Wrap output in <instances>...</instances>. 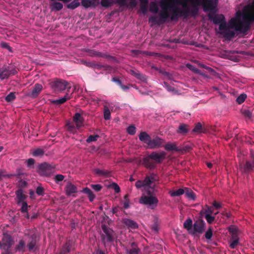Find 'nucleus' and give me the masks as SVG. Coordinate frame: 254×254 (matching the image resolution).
Instances as JSON below:
<instances>
[{"mask_svg": "<svg viewBox=\"0 0 254 254\" xmlns=\"http://www.w3.org/2000/svg\"><path fill=\"white\" fill-rule=\"evenodd\" d=\"M159 5L161 8L159 18L151 16L149 19V21L154 24L164 23L168 19L171 21H178L181 16L187 18L190 15L193 17L198 15V9L195 5H192L191 8L181 9L175 4V0H160Z\"/></svg>", "mask_w": 254, "mask_h": 254, "instance_id": "1", "label": "nucleus"}, {"mask_svg": "<svg viewBox=\"0 0 254 254\" xmlns=\"http://www.w3.org/2000/svg\"><path fill=\"white\" fill-rule=\"evenodd\" d=\"M157 180V175L152 173L147 176L144 180H138L135 183L137 189L145 191L148 194L147 195L144 193L142 194L139 199V203L146 205L151 209H155L159 202L158 198L152 195L154 189L151 187V185Z\"/></svg>", "mask_w": 254, "mask_h": 254, "instance_id": "2", "label": "nucleus"}, {"mask_svg": "<svg viewBox=\"0 0 254 254\" xmlns=\"http://www.w3.org/2000/svg\"><path fill=\"white\" fill-rule=\"evenodd\" d=\"M247 15L244 16V21L240 19L232 18L229 22V27L227 25L226 28L221 30L220 34L227 40H230L235 36L236 33L235 31L230 30L229 28L234 29L235 31L241 33H246L249 29L250 22H251L249 19H245V16Z\"/></svg>", "mask_w": 254, "mask_h": 254, "instance_id": "3", "label": "nucleus"}, {"mask_svg": "<svg viewBox=\"0 0 254 254\" xmlns=\"http://www.w3.org/2000/svg\"><path fill=\"white\" fill-rule=\"evenodd\" d=\"M218 0H192V5H195L199 11V6H202L205 12L212 11L217 6Z\"/></svg>", "mask_w": 254, "mask_h": 254, "instance_id": "4", "label": "nucleus"}, {"mask_svg": "<svg viewBox=\"0 0 254 254\" xmlns=\"http://www.w3.org/2000/svg\"><path fill=\"white\" fill-rule=\"evenodd\" d=\"M17 73V71L14 65H3L0 67V79L2 80L8 79L10 76Z\"/></svg>", "mask_w": 254, "mask_h": 254, "instance_id": "5", "label": "nucleus"}, {"mask_svg": "<svg viewBox=\"0 0 254 254\" xmlns=\"http://www.w3.org/2000/svg\"><path fill=\"white\" fill-rule=\"evenodd\" d=\"M50 87L56 93L60 92L62 91L70 88L68 82L64 80L60 79H56V80L50 83Z\"/></svg>", "mask_w": 254, "mask_h": 254, "instance_id": "6", "label": "nucleus"}, {"mask_svg": "<svg viewBox=\"0 0 254 254\" xmlns=\"http://www.w3.org/2000/svg\"><path fill=\"white\" fill-rule=\"evenodd\" d=\"M209 19L213 21L214 24H219V29L220 30H222L226 28L227 27V23L225 21V18L222 14L215 15H208Z\"/></svg>", "mask_w": 254, "mask_h": 254, "instance_id": "7", "label": "nucleus"}, {"mask_svg": "<svg viewBox=\"0 0 254 254\" xmlns=\"http://www.w3.org/2000/svg\"><path fill=\"white\" fill-rule=\"evenodd\" d=\"M13 244V240L11 237L7 234H3L1 240V248L5 250L6 253L2 254H6L8 253L9 249Z\"/></svg>", "mask_w": 254, "mask_h": 254, "instance_id": "8", "label": "nucleus"}, {"mask_svg": "<svg viewBox=\"0 0 254 254\" xmlns=\"http://www.w3.org/2000/svg\"><path fill=\"white\" fill-rule=\"evenodd\" d=\"M102 229L103 232L102 234L103 241L105 243L112 242L114 239L113 230L105 225H102Z\"/></svg>", "mask_w": 254, "mask_h": 254, "instance_id": "9", "label": "nucleus"}, {"mask_svg": "<svg viewBox=\"0 0 254 254\" xmlns=\"http://www.w3.org/2000/svg\"><path fill=\"white\" fill-rule=\"evenodd\" d=\"M54 170V168L51 165L47 163H43L39 166L38 172L41 176H48L53 173Z\"/></svg>", "mask_w": 254, "mask_h": 254, "instance_id": "10", "label": "nucleus"}, {"mask_svg": "<svg viewBox=\"0 0 254 254\" xmlns=\"http://www.w3.org/2000/svg\"><path fill=\"white\" fill-rule=\"evenodd\" d=\"M166 153L163 151H153L149 154V157L156 163H161L165 158Z\"/></svg>", "mask_w": 254, "mask_h": 254, "instance_id": "11", "label": "nucleus"}, {"mask_svg": "<svg viewBox=\"0 0 254 254\" xmlns=\"http://www.w3.org/2000/svg\"><path fill=\"white\" fill-rule=\"evenodd\" d=\"M165 141L164 139L156 136L153 139L151 138L148 147L151 149L158 148L162 147Z\"/></svg>", "mask_w": 254, "mask_h": 254, "instance_id": "12", "label": "nucleus"}, {"mask_svg": "<svg viewBox=\"0 0 254 254\" xmlns=\"http://www.w3.org/2000/svg\"><path fill=\"white\" fill-rule=\"evenodd\" d=\"M205 222L202 220L196 221L193 225L191 233H201L205 227Z\"/></svg>", "mask_w": 254, "mask_h": 254, "instance_id": "13", "label": "nucleus"}, {"mask_svg": "<svg viewBox=\"0 0 254 254\" xmlns=\"http://www.w3.org/2000/svg\"><path fill=\"white\" fill-rule=\"evenodd\" d=\"M119 110L124 109L120 108L118 103L106 102L104 104V111H116Z\"/></svg>", "mask_w": 254, "mask_h": 254, "instance_id": "14", "label": "nucleus"}, {"mask_svg": "<svg viewBox=\"0 0 254 254\" xmlns=\"http://www.w3.org/2000/svg\"><path fill=\"white\" fill-rule=\"evenodd\" d=\"M84 119L81 112H76L73 118V121L77 128L84 126Z\"/></svg>", "mask_w": 254, "mask_h": 254, "instance_id": "15", "label": "nucleus"}, {"mask_svg": "<svg viewBox=\"0 0 254 254\" xmlns=\"http://www.w3.org/2000/svg\"><path fill=\"white\" fill-rule=\"evenodd\" d=\"M87 52L88 53L89 56L92 57H102L112 60L115 59V58L112 56L96 51L94 50H88Z\"/></svg>", "mask_w": 254, "mask_h": 254, "instance_id": "16", "label": "nucleus"}, {"mask_svg": "<svg viewBox=\"0 0 254 254\" xmlns=\"http://www.w3.org/2000/svg\"><path fill=\"white\" fill-rule=\"evenodd\" d=\"M252 156L254 160L252 163L247 161L243 166L240 165V169L242 172L247 173L254 170V153L252 154Z\"/></svg>", "mask_w": 254, "mask_h": 254, "instance_id": "17", "label": "nucleus"}, {"mask_svg": "<svg viewBox=\"0 0 254 254\" xmlns=\"http://www.w3.org/2000/svg\"><path fill=\"white\" fill-rule=\"evenodd\" d=\"M42 89L43 86L41 84L36 83L33 86L31 92L29 93L28 95L31 98H35L38 96Z\"/></svg>", "mask_w": 254, "mask_h": 254, "instance_id": "18", "label": "nucleus"}, {"mask_svg": "<svg viewBox=\"0 0 254 254\" xmlns=\"http://www.w3.org/2000/svg\"><path fill=\"white\" fill-rule=\"evenodd\" d=\"M142 164L145 167L150 169H153L155 167V164L154 162L152 161V159L150 158L149 155L147 157L143 158Z\"/></svg>", "mask_w": 254, "mask_h": 254, "instance_id": "19", "label": "nucleus"}, {"mask_svg": "<svg viewBox=\"0 0 254 254\" xmlns=\"http://www.w3.org/2000/svg\"><path fill=\"white\" fill-rule=\"evenodd\" d=\"M139 139L141 141L147 144L148 146L151 140V137L146 132H141L139 135Z\"/></svg>", "mask_w": 254, "mask_h": 254, "instance_id": "20", "label": "nucleus"}, {"mask_svg": "<svg viewBox=\"0 0 254 254\" xmlns=\"http://www.w3.org/2000/svg\"><path fill=\"white\" fill-rule=\"evenodd\" d=\"M124 223L128 227L129 229H134L138 227L137 224L134 221L125 218L123 219Z\"/></svg>", "mask_w": 254, "mask_h": 254, "instance_id": "21", "label": "nucleus"}, {"mask_svg": "<svg viewBox=\"0 0 254 254\" xmlns=\"http://www.w3.org/2000/svg\"><path fill=\"white\" fill-rule=\"evenodd\" d=\"M71 97V94L67 93L64 95V97L57 100H53L52 103L54 104L60 105L64 103L67 100L70 99Z\"/></svg>", "mask_w": 254, "mask_h": 254, "instance_id": "22", "label": "nucleus"}, {"mask_svg": "<svg viewBox=\"0 0 254 254\" xmlns=\"http://www.w3.org/2000/svg\"><path fill=\"white\" fill-rule=\"evenodd\" d=\"M129 72L130 74L134 76L135 77L140 80L142 81H145L146 80V76L144 74H141L138 71H135L133 69H130Z\"/></svg>", "mask_w": 254, "mask_h": 254, "instance_id": "23", "label": "nucleus"}, {"mask_svg": "<svg viewBox=\"0 0 254 254\" xmlns=\"http://www.w3.org/2000/svg\"><path fill=\"white\" fill-rule=\"evenodd\" d=\"M77 191L76 187L73 184L68 183L65 187V191L68 195L76 192Z\"/></svg>", "mask_w": 254, "mask_h": 254, "instance_id": "24", "label": "nucleus"}, {"mask_svg": "<svg viewBox=\"0 0 254 254\" xmlns=\"http://www.w3.org/2000/svg\"><path fill=\"white\" fill-rule=\"evenodd\" d=\"M186 197L190 200H195L196 195L193 191L188 188H185Z\"/></svg>", "mask_w": 254, "mask_h": 254, "instance_id": "25", "label": "nucleus"}, {"mask_svg": "<svg viewBox=\"0 0 254 254\" xmlns=\"http://www.w3.org/2000/svg\"><path fill=\"white\" fill-rule=\"evenodd\" d=\"M239 244V238L237 235L231 236L230 242V247L232 249H235Z\"/></svg>", "mask_w": 254, "mask_h": 254, "instance_id": "26", "label": "nucleus"}, {"mask_svg": "<svg viewBox=\"0 0 254 254\" xmlns=\"http://www.w3.org/2000/svg\"><path fill=\"white\" fill-rule=\"evenodd\" d=\"M16 197L17 198V204H20L21 202H24L25 199V195L23 194L22 190L20 189L16 191Z\"/></svg>", "mask_w": 254, "mask_h": 254, "instance_id": "27", "label": "nucleus"}, {"mask_svg": "<svg viewBox=\"0 0 254 254\" xmlns=\"http://www.w3.org/2000/svg\"><path fill=\"white\" fill-rule=\"evenodd\" d=\"M184 226L189 233H191L193 228L192 220L190 218L187 219L184 223Z\"/></svg>", "mask_w": 254, "mask_h": 254, "instance_id": "28", "label": "nucleus"}, {"mask_svg": "<svg viewBox=\"0 0 254 254\" xmlns=\"http://www.w3.org/2000/svg\"><path fill=\"white\" fill-rule=\"evenodd\" d=\"M213 212V209L212 207L209 206L208 205L205 206V208H203L200 212V214L201 216H203V215H206V214H208L209 215H211Z\"/></svg>", "mask_w": 254, "mask_h": 254, "instance_id": "29", "label": "nucleus"}, {"mask_svg": "<svg viewBox=\"0 0 254 254\" xmlns=\"http://www.w3.org/2000/svg\"><path fill=\"white\" fill-rule=\"evenodd\" d=\"M192 132L195 133L204 132V128L202 127L200 123H198L195 125L194 128L192 130Z\"/></svg>", "mask_w": 254, "mask_h": 254, "instance_id": "30", "label": "nucleus"}, {"mask_svg": "<svg viewBox=\"0 0 254 254\" xmlns=\"http://www.w3.org/2000/svg\"><path fill=\"white\" fill-rule=\"evenodd\" d=\"M165 149L169 151H179L180 149L177 147L175 143H169L166 144L164 146Z\"/></svg>", "mask_w": 254, "mask_h": 254, "instance_id": "31", "label": "nucleus"}, {"mask_svg": "<svg viewBox=\"0 0 254 254\" xmlns=\"http://www.w3.org/2000/svg\"><path fill=\"white\" fill-rule=\"evenodd\" d=\"M185 189H180L177 190H170L169 193L172 197L178 196L185 193Z\"/></svg>", "mask_w": 254, "mask_h": 254, "instance_id": "32", "label": "nucleus"}, {"mask_svg": "<svg viewBox=\"0 0 254 254\" xmlns=\"http://www.w3.org/2000/svg\"><path fill=\"white\" fill-rule=\"evenodd\" d=\"M25 249V243L23 240L19 241L18 244L16 246L15 250L16 251L24 252Z\"/></svg>", "mask_w": 254, "mask_h": 254, "instance_id": "33", "label": "nucleus"}, {"mask_svg": "<svg viewBox=\"0 0 254 254\" xmlns=\"http://www.w3.org/2000/svg\"><path fill=\"white\" fill-rule=\"evenodd\" d=\"M149 10L154 13H157L158 12L159 8L158 6L155 1H152L150 3L149 5Z\"/></svg>", "mask_w": 254, "mask_h": 254, "instance_id": "34", "label": "nucleus"}, {"mask_svg": "<svg viewBox=\"0 0 254 254\" xmlns=\"http://www.w3.org/2000/svg\"><path fill=\"white\" fill-rule=\"evenodd\" d=\"M81 4L83 7L86 8L91 6H96L95 3L90 0H82L81 1Z\"/></svg>", "mask_w": 254, "mask_h": 254, "instance_id": "35", "label": "nucleus"}, {"mask_svg": "<svg viewBox=\"0 0 254 254\" xmlns=\"http://www.w3.org/2000/svg\"><path fill=\"white\" fill-rule=\"evenodd\" d=\"M116 3V1H112V0H101L100 4L103 7L107 8Z\"/></svg>", "mask_w": 254, "mask_h": 254, "instance_id": "36", "label": "nucleus"}, {"mask_svg": "<svg viewBox=\"0 0 254 254\" xmlns=\"http://www.w3.org/2000/svg\"><path fill=\"white\" fill-rule=\"evenodd\" d=\"M52 10L60 11L63 8V5L60 2H55L51 4Z\"/></svg>", "mask_w": 254, "mask_h": 254, "instance_id": "37", "label": "nucleus"}, {"mask_svg": "<svg viewBox=\"0 0 254 254\" xmlns=\"http://www.w3.org/2000/svg\"><path fill=\"white\" fill-rule=\"evenodd\" d=\"M186 67L191 71H193L194 73L200 75H203V74L201 73V71L199 69H198L193 65L190 64H186Z\"/></svg>", "mask_w": 254, "mask_h": 254, "instance_id": "38", "label": "nucleus"}, {"mask_svg": "<svg viewBox=\"0 0 254 254\" xmlns=\"http://www.w3.org/2000/svg\"><path fill=\"white\" fill-rule=\"evenodd\" d=\"M192 0H190V2H191ZM175 4H179L180 5H182L184 9H186L187 8H189L188 6V0H175Z\"/></svg>", "mask_w": 254, "mask_h": 254, "instance_id": "39", "label": "nucleus"}, {"mask_svg": "<svg viewBox=\"0 0 254 254\" xmlns=\"http://www.w3.org/2000/svg\"><path fill=\"white\" fill-rule=\"evenodd\" d=\"M188 131L189 129L187 128V125L185 124H181L180 125L179 127V131L178 132L185 134L188 132Z\"/></svg>", "mask_w": 254, "mask_h": 254, "instance_id": "40", "label": "nucleus"}, {"mask_svg": "<svg viewBox=\"0 0 254 254\" xmlns=\"http://www.w3.org/2000/svg\"><path fill=\"white\" fill-rule=\"evenodd\" d=\"M247 98V95L245 93L241 94L236 99V102L241 104L243 103Z\"/></svg>", "mask_w": 254, "mask_h": 254, "instance_id": "41", "label": "nucleus"}, {"mask_svg": "<svg viewBox=\"0 0 254 254\" xmlns=\"http://www.w3.org/2000/svg\"><path fill=\"white\" fill-rule=\"evenodd\" d=\"M0 47L2 48L7 49L9 52L12 53L13 50L12 48L9 45L8 43L5 42H2L0 43Z\"/></svg>", "mask_w": 254, "mask_h": 254, "instance_id": "42", "label": "nucleus"}, {"mask_svg": "<svg viewBox=\"0 0 254 254\" xmlns=\"http://www.w3.org/2000/svg\"><path fill=\"white\" fill-rule=\"evenodd\" d=\"M80 5V2H75V1H72L67 5V7L68 9H74Z\"/></svg>", "mask_w": 254, "mask_h": 254, "instance_id": "43", "label": "nucleus"}, {"mask_svg": "<svg viewBox=\"0 0 254 254\" xmlns=\"http://www.w3.org/2000/svg\"><path fill=\"white\" fill-rule=\"evenodd\" d=\"M94 172L95 173L100 176H106L109 174V172L107 171L100 170L98 168L95 169L94 170Z\"/></svg>", "mask_w": 254, "mask_h": 254, "instance_id": "44", "label": "nucleus"}, {"mask_svg": "<svg viewBox=\"0 0 254 254\" xmlns=\"http://www.w3.org/2000/svg\"><path fill=\"white\" fill-rule=\"evenodd\" d=\"M15 99V93L11 92L8 95H7L5 98V100L8 102H12Z\"/></svg>", "mask_w": 254, "mask_h": 254, "instance_id": "45", "label": "nucleus"}, {"mask_svg": "<svg viewBox=\"0 0 254 254\" xmlns=\"http://www.w3.org/2000/svg\"><path fill=\"white\" fill-rule=\"evenodd\" d=\"M44 154V151L41 149H37L32 152V155L35 157L41 156Z\"/></svg>", "mask_w": 254, "mask_h": 254, "instance_id": "46", "label": "nucleus"}, {"mask_svg": "<svg viewBox=\"0 0 254 254\" xmlns=\"http://www.w3.org/2000/svg\"><path fill=\"white\" fill-rule=\"evenodd\" d=\"M140 250L139 249L132 247L130 250H127V254H138Z\"/></svg>", "mask_w": 254, "mask_h": 254, "instance_id": "47", "label": "nucleus"}, {"mask_svg": "<svg viewBox=\"0 0 254 254\" xmlns=\"http://www.w3.org/2000/svg\"><path fill=\"white\" fill-rule=\"evenodd\" d=\"M203 216L209 224H211L215 220V217L212 216L211 215L206 214V215Z\"/></svg>", "mask_w": 254, "mask_h": 254, "instance_id": "48", "label": "nucleus"}, {"mask_svg": "<svg viewBox=\"0 0 254 254\" xmlns=\"http://www.w3.org/2000/svg\"><path fill=\"white\" fill-rule=\"evenodd\" d=\"M19 205L21 206V211L22 212H27L28 206L26 202H22Z\"/></svg>", "mask_w": 254, "mask_h": 254, "instance_id": "49", "label": "nucleus"}, {"mask_svg": "<svg viewBox=\"0 0 254 254\" xmlns=\"http://www.w3.org/2000/svg\"><path fill=\"white\" fill-rule=\"evenodd\" d=\"M212 229L209 227L205 234V237L207 240H210L212 236Z\"/></svg>", "mask_w": 254, "mask_h": 254, "instance_id": "50", "label": "nucleus"}, {"mask_svg": "<svg viewBox=\"0 0 254 254\" xmlns=\"http://www.w3.org/2000/svg\"><path fill=\"white\" fill-rule=\"evenodd\" d=\"M127 130L128 134L133 135L136 132V127L133 126H130L127 128Z\"/></svg>", "mask_w": 254, "mask_h": 254, "instance_id": "51", "label": "nucleus"}, {"mask_svg": "<svg viewBox=\"0 0 254 254\" xmlns=\"http://www.w3.org/2000/svg\"><path fill=\"white\" fill-rule=\"evenodd\" d=\"M116 3L119 4L120 7H127V0H116Z\"/></svg>", "mask_w": 254, "mask_h": 254, "instance_id": "52", "label": "nucleus"}, {"mask_svg": "<svg viewBox=\"0 0 254 254\" xmlns=\"http://www.w3.org/2000/svg\"><path fill=\"white\" fill-rule=\"evenodd\" d=\"M35 245L36 240L32 239V241L28 244L27 247L28 248L29 251H31L34 249Z\"/></svg>", "mask_w": 254, "mask_h": 254, "instance_id": "53", "label": "nucleus"}, {"mask_svg": "<svg viewBox=\"0 0 254 254\" xmlns=\"http://www.w3.org/2000/svg\"><path fill=\"white\" fill-rule=\"evenodd\" d=\"M64 178V176L62 175H57L55 177V181L57 183H59L60 182L63 181Z\"/></svg>", "mask_w": 254, "mask_h": 254, "instance_id": "54", "label": "nucleus"}, {"mask_svg": "<svg viewBox=\"0 0 254 254\" xmlns=\"http://www.w3.org/2000/svg\"><path fill=\"white\" fill-rule=\"evenodd\" d=\"M110 187L114 190L116 192L118 193L120 191V188L119 186L117 184L112 183L110 185Z\"/></svg>", "mask_w": 254, "mask_h": 254, "instance_id": "55", "label": "nucleus"}, {"mask_svg": "<svg viewBox=\"0 0 254 254\" xmlns=\"http://www.w3.org/2000/svg\"><path fill=\"white\" fill-rule=\"evenodd\" d=\"M99 137V136L97 135H90L89 137L86 139V141L87 142H90L92 141H96L97 138Z\"/></svg>", "mask_w": 254, "mask_h": 254, "instance_id": "56", "label": "nucleus"}, {"mask_svg": "<svg viewBox=\"0 0 254 254\" xmlns=\"http://www.w3.org/2000/svg\"><path fill=\"white\" fill-rule=\"evenodd\" d=\"M82 63L83 64L85 65L86 66L90 67V68H94V64H95L94 62H87L85 61H82Z\"/></svg>", "mask_w": 254, "mask_h": 254, "instance_id": "57", "label": "nucleus"}, {"mask_svg": "<svg viewBox=\"0 0 254 254\" xmlns=\"http://www.w3.org/2000/svg\"><path fill=\"white\" fill-rule=\"evenodd\" d=\"M70 251V248L67 244L65 245L63 248L62 252L60 253V254H65L67 253H68Z\"/></svg>", "mask_w": 254, "mask_h": 254, "instance_id": "58", "label": "nucleus"}, {"mask_svg": "<svg viewBox=\"0 0 254 254\" xmlns=\"http://www.w3.org/2000/svg\"><path fill=\"white\" fill-rule=\"evenodd\" d=\"M36 193L39 195H42L44 194V189L41 186H38L36 189Z\"/></svg>", "mask_w": 254, "mask_h": 254, "instance_id": "59", "label": "nucleus"}, {"mask_svg": "<svg viewBox=\"0 0 254 254\" xmlns=\"http://www.w3.org/2000/svg\"><path fill=\"white\" fill-rule=\"evenodd\" d=\"M164 85H165V87H166V88L167 89V90L168 91H170V92H173L175 91V88L174 87H172V86L169 85L167 82H164Z\"/></svg>", "mask_w": 254, "mask_h": 254, "instance_id": "60", "label": "nucleus"}, {"mask_svg": "<svg viewBox=\"0 0 254 254\" xmlns=\"http://www.w3.org/2000/svg\"><path fill=\"white\" fill-rule=\"evenodd\" d=\"M137 2L136 0H130L127 6H129L131 8H133L136 6Z\"/></svg>", "mask_w": 254, "mask_h": 254, "instance_id": "61", "label": "nucleus"}, {"mask_svg": "<svg viewBox=\"0 0 254 254\" xmlns=\"http://www.w3.org/2000/svg\"><path fill=\"white\" fill-rule=\"evenodd\" d=\"M91 187L94 190L97 191L100 190L102 188V186L99 184L92 185Z\"/></svg>", "mask_w": 254, "mask_h": 254, "instance_id": "62", "label": "nucleus"}, {"mask_svg": "<svg viewBox=\"0 0 254 254\" xmlns=\"http://www.w3.org/2000/svg\"><path fill=\"white\" fill-rule=\"evenodd\" d=\"M229 231L230 233L232 234V236L237 235V228L235 227H230Z\"/></svg>", "mask_w": 254, "mask_h": 254, "instance_id": "63", "label": "nucleus"}, {"mask_svg": "<svg viewBox=\"0 0 254 254\" xmlns=\"http://www.w3.org/2000/svg\"><path fill=\"white\" fill-rule=\"evenodd\" d=\"M245 19H249L251 21H254V13H251L248 14L247 16H245Z\"/></svg>", "mask_w": 254, "mask_h": 254, "instance_id": "64", "label": "nucleus"}]
</instances>
